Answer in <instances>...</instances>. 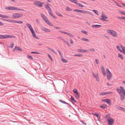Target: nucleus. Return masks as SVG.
Instances as JSON below:
<instances>
[{
    "label": "nucleus",
    "mask_w": 125,
    "mask_h": 125,
    "mask_svg": "<svg viewBox=\"0 0 125 125\" xmlns=\"http://www.w3.org/2000/svg\"><path fill=\"white\" fill-rule=\"evenodd\" d=\"M106 31L108 34L116 38L118 36L117 32L113 30L107 29L106 30Z\"/></svg>",
    "instance_id": "f257e3e1"
},
{
    "label": "nucleus",
    "mask_w": 125,
    "mask_h": 125,
    "mask_svg": "<svg viewBox=\"0 0 125 125\" xmlns=\"http://www.w3.org/2000/svg\"><path fill=\"white\" fill-rule=\"evenodd\" d=\"M5 8L6 10H9L22 11H24V10L23 9H21L15 7L10 6L9 7H6Z\"/></svg>",
    "instance_id": "f03ea898"
},
{
    "label": "nucleus",
    "mask_w": 125,
    "mask_h": 125,
    "mask_svg": "<svg viewBox=\"0 0 125 125\" xmlns=\"http://www.w3.org/2000/svg\"><path fill=\"white\" fill-rule=\"evenodd\" d=\"M12 17L13 18L16 19L22 17L23 15L22 14L18 13H13L12 14Z\"/></svg>",
    "instance_id": "7ed1b4c3"
},
{
    "label": "nucleus",
    "mask_w": 125,
    "mask_h": 125,
    "mask_svg": "<svg viewBox=\"0 0 125 125\" xmlns=\"http://www.w3.org/2000/svg\"><path fill=\"white\" fill-rule=\"evenodd\" d=\"M101 18L100 19L103 21H108V20H107L108 17L107 16L104 14L103 12H102V14L100 16Z\"/></svg>",
    "instance_id": "20e7f679"
},
{
    "label": "nucleus",
    "mask_w": 125,
    "mask_h": 125,
    "mask_svg": "<svg viewBox=\"0 0 125 125\" xmlns=\"http://www.w3.org/2000/svg\"><path fill=\"white\" fill-rule=\"evenodd\" d=\"M92 75L93 78H95L97 82L99 80V73L97 72H93Z\"/></svg>",
    "instance_id": "39448f33"
},
{
    "label": "nucleus",
    "mask_w": 125,
    "mask_h": 125,
    "mask_svg": "<svg viewBox=\"0 0 125 125\" xmlns=\"http://www.w3.org/2000/svg\"><path fill=\"white\" fill-rule=\"evenodd\" d=\"M15 38V37L14 36L10 35H0V39H4L9 38Z\"/></svg>",
    "instance_id": "423d86ee"
},
{
    "label": "nucleus",
    "mask_w": 125,
    "mask_h": 125,
    "mask_svg": "<svg viewBox=\"0 0 125 125\" xmlns=\"http://www.w3.org/2000/svg\"><path fill=\"white\" fill-rule=\"evenodd\" d=\"M120 89L117 88L116 89L118 93L119 90L120 91V93L122 94H123L124 95H125V90L124 88L122 86H121L120 87Z\"/></svg>",
    "instance_id": "0eeeda50"
},
{
    "label": "nucleus",
    "mask_w": 125,
    "mask_h": 125,
    "mask_svg": "<svg viewBox=\"0 0 125 125\" xmlns=\"http://www.w3.org/2000/svg\"><path fill=\"white\" fill-rule=\"evenodd\" d=\"M5 20L7 21L14 23H16L19 24H22L23 23L22 21H16L15 20Z\"/></svg>",
    "instance_id": "6e6552de"
},
{
    "label": "nucleus",
    "mask_w": 125,
    "mask_h": 125,
    "mask_svg": "<svg viewBox=\"0 0 125 125\" xmlns=\"http://www.w3.org/2000/svg\"><path fill=\"white\" fill-rule=\"evenodd\" d=\"M43 19L45 22L48 25L52 26H53V25L49 21L46 16L45 17L43 18Z\"/></svg>",
    "instance_id": "1a4fd4ad"
},
{
    "label": "nucleus",
    "mask_w": 125,
    "mask_h": 125,
    "mask_svg": "<svg viewBox=\"0 0 125 125\" xmlns=\"http://www.w3.org/2000/svg\"><path fill=\"white\" fill-rule=\"evenodd\" d=\"M106 72L107 74V78L108 80H109L111 77L112 74L108 68L106 69Z\"/></svg>",
    "instance_id": "9d476101"
},
{
    "label": "nucleus",
    "mask_w": 125,
    "mask_h": 125,
    "mask_svg": "<svg viewBox=\"0 0 125 125\" xmlns=\"http://www.w3.org/2000/svg\"><path fill=\"white\" fill-rule=\"evenodd\" d=\"M42 3L40 1H35L33 3L34 5L38 7H42Z\"/></svg>",
    "instance_id": "9b49d317"
},
{
    "label": "nucleus",
    "mask_w": 125,
    "mask_h": 125,
    "mask_svg": "<svg viewBox=\"0 0 125 125\" xmlns=\"http://www.w3.org/2000/svg\"><path fill=\"white\" fill-rule=\"evenodd\" d=\"M114 119L112 118H110L108 120V124L109 125H112L114 123Z\"/></svg>",
    "instance_id": "f8f14e48"
},
{
    "label": "nucleus",
    "mask_w": 125,
    "mask_h": 125,
    "mask_svg": "<svg viewBox=\"0 0 125 125\" xmlns=\"http://www.w3.org/2000/svg\"><path fill=\"white\" fill-rule=\"evenodd\" d=\"M41 29L42 31L46 32H49L51 31L50 29L43 27H42Z\"/></svg>",
    "instance_id": "ddd939ff"
},
{
    "label": "nucleus",
    "mask_w": 125,
    "mask_h": 125,
    "mask_svg": "<svg viewBox=\"0 0 125 125\" xmlns=\"http://www.w3.org/2000/svg\"><path fill=\"white\" fill-rule=\"evenodd\" d=\"M58 38L60 39L62 41H63L64 42V43L65 44H66L67 45H69V43L68 42L66 41L63 38L59 37H58Z\"/></svg>",
    "instance_id": "4468645a"
},
{
    "label": "nucleus",
    "mask_w": 125,
    "mask_h": 125,
    "mask_svg": "<svg viewBox=\"0 0 125 125\" xmlns=\"http://www.w3.org/2000/svg\"><path fill=\"white\" fill-rule=\"evenodd\" d=\"M31 32L32 34L33 37L34 38L37 39H39V37H38L36 34L34 30L32 31Z\"/></svg>",
    "instance_id": "2eb2a0df"
},
{
    "label": "nucleus",
    "mask_w": 125,
    "mask_h": 125,
    "mask_svg": "<svg viewBox=\"0 0 125 125\" xmlns=\"http://www.w3.org/2000/svg\"><path fill=\"white\" fill-rule=\"evenodd\" d=\"M101 71L103 73V74L104 75V76L106 75V73L104 70V68L103 66H101Z\"/></svg>",
    "instance_id": "dca6fc26"
},
{
    "label": "nucleus",
    "mask_w": 125,
    "mask_h": 125,
    "mask_svg": "<svg viewBox=\"0 0 125 125\" xmlns=\"http://www.w3.org/2000/svg\"><path fill=\"white\" fill-rule=\"evenodd\" d=\"M26 25L29 28L31 32L34 30L32 27L30 25V24L28 23L26 24Z\"/></svg>",
    "instance_id": "f3484780"
},
{
    "label": "nucleus",
    "mask_w": 125,
    "mask_h": 125,
    "mask_svg": "<svg viewBox=\"0 0 125 125\" xmlns=\"http://www.w3.org/2000/svg\"><path fill=\"white\" fill-rule=\"evenodd\" d=\"M112 93L111 92H101L99 93V94L100 95H104L107 94H112Z\"/></svg>",
    "instance_id": "a211bd4d"
},
{
    "label": "nucleus",
    "mask_w": 125,
    "mask_h": 125,
    "mask_svg": "<svg viewBox=\"0 0 125 125\" xmlns=\"http://www.w3.org/2000/svg\"><path fill=\"white\" fill-rule=\"evenodd\" d=\"M119 90L118 93L120 95V99L121 100H123L125 98V97H124V96H125V95H124L123 94H122L121 93H121L120 92V91Z\"/></svg>",
    "instance_id": "6ab92c4d"
},
{
    "label": "nucleus",
    "mask_w": 125,
    "mask_h": 125,
    "mask_svg": "<svg viewBox=\"0 0 125 125\" xmlns=\"http://www.w3.org/2000/svg\"><path fill=\"white\" fill-rule=\"evenodd\" d=\"M45 7L48 10V12L52 11V10L49 6L47 4V5H45Z\"/></svg>",
    "instance_id": "aec40b11"
},
{
    "label": "nucleus",
    "mask_w": 125,
    "mask_h": 125,
    "mask_svg": "<svg viewBox=\"0 0 125 125\" xmlns=\"http://www.w3.org/2000/svg\"><path fill=\"white\" fill-rule=\"evenodd\" d=\"M102 26L101 25H93L92 26V27L93 28H99Z\"/></svg>",
    "instance_id": "412c9836"
},
{
    "label": "nucleus",
    "mask_w": 125,
    "mask_h": 125,
    "mask_svg": "<svg viewBox=\"0 0 125 125\" xmlns=\"http://www.w3.org/2000/svg\"><path fill=\"white\" fill-rule=\"evenodd\" d=\"M49 14H50V15H51V16L53 18L55 19H57L56 17L54 15L53 13H52V11L49 12Z\"/></svg>",
    "instance_id": "4be33fe9"
},
{
    "label": "nucleus",
    "mask_w": 125,
    "mask_h": 125,
    "mask_svg": "<svg viewBox=\"0 0 125 125\" xmlns=\"http://www.w3.org/2000/svg\"><path fill=\"white\" fill-rule=\"evenodd\" d=\"M120 47L123 50L122 52L125 54V46L123 47L122 46H121Z\"/></svg>",
    "instance_id": "5701e85b"
},
{
    "label": "nucleus",
    "mask_w": 125,
    "mask_h": 125,
    "mask_svg": "<svg viewBox=\"0 0 125 125\" xmlns=\"http://www.w3.org/2000/svg\"><path fill=\"white\" fill-rule=\"evenodd\" d=\"M16 49H17L18 50L21 51H22V50L20 48V47H19V46L17 47H15L14 48V50H16Z\"/></svg>",
    "instance_id": "b1692460"
},
{
    "label": "nucleus",
    "mask_w": 125,
    "mask_h": 125,
    "mask_svg": "<svg viewBox=\"0 0 125 125\" xmlns=\"http://www.w3.org/2000/svg\"><path fill=\"white\" fill-rule=\"evenodd\" d=\"M81 40H82L83 41H85L86 42H89V39L84 38V37L82 38H81Z\"/></svg>",
    "instance_id": "393cba45"
},
{
    "label": "nucleus",
    "mask_w": 125,
    "mask_h": 125,
    "mask_svg": "<svg viewBox=\"0 0 125 125\" xmlns=\"http://www.w3.org/2000/svg\"><path fill=\"white\" fill-rule=\"evenodd\" d=\"M61 59L62 61L64 63H66L68 62V61L65 59L63 57L61 58Z\"/></svg>",
    "instance_id": "a878e982"
},
{
    "label": "nucleus",
    "mask_w": 125,
    "mask_h": 125,
    "mask_svg": "<svg viewBox=\"0 0 125 125\" xmlns=\"http://www.w3.org/2000/svg\"><path fill=\"white\" fill-rule=\"evenodd\" d=\"M75 96L76 98H78L80 96V94L78 92L75 93Z\"/></svg>",
    "instance_id": "bb28decb"
},
{
    "label": "nucleus",
    "mask_w": 125,
    "mask_h": 125,
    "mask_svg": "<svg viewBox=\"0 0 125 125\" xmlns=\"http://www.w3.org/2000/svg\"><path fill=\"white\" fill-rule=\"evenodd\" d=\"M82 13H87L91 15H92V14H91L90 12L89 11H86L84 10H83Z\"/></svg>",
    "instance_id": "cd10ccee"
},
{
    "label": "nucleus",
    "mask_w": 125,
    "mask_h": 125,
    "mask_svg": "<svg viewBox=\"0 0 125 125\" xmlns=\"http://www.w3.org/2000/svg\"><path fill=\"white\" fill-rule=\"evenodd\" d=\"M106 102H107L108 104L109 105H111V103L110 100L109 99H106Z\"/></svg>",
    "instance_id": "c85d7f7f"
},
{
    "label": "nucleus",
    "mask_w": 125,
    "mask_h": 125,
    "mask_svg": "<svg viewBox=\"0 0 125 125\" xmlns=\"http://www.w3.org/2000/svg\"><path fill=\"white\" fill-rule=\"evenodd\" d=\"M0 17L1 18H9L8 16L6 15H4L0 14Z\"/></svg>",
    "instance_id": "c756f323"
},
{
    "label": "nucleus",
    "mask_w": 125,
    "mask_h": 125,
    "mask_svg": "<svg viewBox=\"0 0 125 125\" xmlns=\"http://www.w3.org/2000/svg\"><path fill=\"white\" fill-rule=\"evenodd\" d=\"M118 57L122 60L123 59V58L122 55L120 53L118 54Z\"/></svg>",
    "instance_id": "7c9ffc66"
},
{
    "label": "nucleus",
    "mask_w": 125,
    "mask_h": 125,
    "mask_svg": "<svg viewBox=\"0 0 125 125\" xmlns=\"http://www.w3.org/2000/svg\"><path fill=\"white\" fill-rule=\"evenodd\" d=\"M65 10L66 11H71L72 10L69 7H67L66 9Z\"/></svg>",
    "instance_id": "2f4dec72"
},
{
    "label": "nucleus",
    "mask_w": 125,
    "mask_h": 125,
    "mask_svg": "<svg viewBox=\"0 0 125 125\" xmlns=\"http://www.w3.org/2000/svg\"><path fill=\"white\" fill-rule=\"evenodd\" d=\"M73 2L75 4H77L78 1L76 0H69Z\"/></svg>",
    "instance_id": "473e14b6"
},
{
    "label": "nucleus",
    "mask_w": 125,
    "mask_h": 125,
    "mask_svg": "<svg viewBox=\"0 0 125 125\" xmlns=\"http://www.w3.org/2000/svg\"><path fill=\"white\" fill-rule=\"evenodd\" d=\"M115 107L116 108L120 110H121V109H122V107L119 106V105H116L115 106Z\"/></svg>",
    "instance_id": "72a5a7b5"
},
{
    "label": "nucleus",
    "mask_w": 125,
    "mask_h": 125,
    "mask_svg": "<svg viewBox=\"0 0 125 125\" xmlns=\"http://www.w3.org/2000/svg\"><path fill=\"white\" fill-rule=\"evenodd\" d=\"M116 48L118 50L120 51V52H123V50H122L121 49H120V47H119V46H117V47H116Z\"/></svg>",
    "instance_id": "f704fd0d"
},
{
    "label": "nucleus",
    "mask_w": 125,
    "mask_h": 125,
    "mask_svg": "<svg viewBox=\"0 0 125 125\" xmlns=\"http://www.w3.org/2000/svg\"><path fill=\"white\" fill-rule=\"evenodd\" d=\"M107 105H102L100 106V107L102 108H106Z\"/></svg>",
    "instance_id": "c9c22d12"
},
{
    "label": "nucleus",
    "mask_w": 125,
    "mask_h": 125,
    "mask_svg": "<svg viewBox=\"0 0 125 125\" xmlns=\"http://www.w3.org/2000/svg\"><path fill=\"white\" fill-rule=\"evenodd\" d=\"M81 32L83 33L86 35H87L88 34V32L87 31L83 30V31H81Z\"/></svg>",
    "instance_id": "e433bc0d"
},
{
    "label": "nucleus",
    "mask_w": 125,
    "mask_h": 125,
    "mask_svg": "<svg viewBox=\"0 0 125 125\" xmlns=\"http://www.w3.org/2000/svg\"><path fill=\"white\" fill-rule=\"evenodd\" d=\"M93 11L94 12V13H95L96 14H97V15H98L99 14V12H98L97 11V10H93Z\"/></svg>",
    "instance_id": "4c0bfd02"
},
{
    "label": "nucleus",
    "mask_w": 125,
    "mask_h": 125,
    "mask_svg": "<svg viewBox=\"0 0 125 125\" xmlns=\"http://www.w3.org/2000/svg\"><path fill=\"white\" fill-rule=\"evenodd\" d=\"M71 101H73L74 102H76V101H75L74 98L73 97V96H71Z\"/></svg>",
    "instance_id": "58836bf2"
},
{
    "label": "nucleus",
    "mask_w": 125,
    "mask_h": 125,
    "mask_svg": "<svg viewBox=\"0 0 125 125\" xmlns=\"http://www.w3.org/2000/svg\"><path fill=\"white\" fill-rule=\"evenodd\" d=\"M67 35L68 36H70V37H73V35L71 33L67 32Z\"/></svg>",
    "instance_id": "ea45409f"
},
{
    "label": "nucleus",
    "mask_w": 125,
    "mask_h": 125,
    "mask_svg": "<svg viewBox=\"0 0 125 125\" xmlns=\"http://www.w3.org/2000/svg\"><path fill=\"white\" fill-rule=\"evenodd\" d=\"M27 58L29 59L33 60V57L32 56H30L28 55H27Z\"/></svg>",
    "instance_id": "a19ab883"
},
{
    "label": "nucleus",
    "mask_w": 125,
    "mask_h": 125,
    "mask_svg": "<svg viewBox=\"0 0 125 125\" xmlns=\"http://www.w3.org/2000/svg\"><path fill=\"white\" fill-rule=\"evenodd\" d=\"M74 56L80 57H82L83 55L81 54H75L74 55Z\"/></svg>",
    "instance_id": "79ce46f5"
},
{
    "label": "nucleus",
    "mask_w": 125,
    "mask_h": 125,
    "mask_svg": "<svg viewBox=\"0 0 125 125\" xmlns=\"http://www.w3.org/2000/svg\"><path fill=\"white\" fill-rule=\"evenodd\" d=\"M105 118H106L108 120L110 118H111L110 117V115H106L105 116Z\"/></svg>",
    "instance_id": "37998d69"
},
{
    "label": "nucleus",
    "mask_w": 125,
    "mask_h": 125,
    "mask_svg": "<svg viewBox=\"0 0 125 125\" xmlns=\"http://www.w3.org/2000/svg\"><path fill=\"white\" fill-rule=\"evenodd\" d=\"M77 4L80 7L83 8L84 7L80 3H77Z\"/></svg>",
    "instance_id": "c03bdc74"
},
{
    "label": "nucleus",
    "mask_w": 125,
    "mask_h": 125,
    "mask_svg": "<svg viewBox=\"0 0 125 125\" xmlns=\"http://www.w3.org/2000/svg\"><path fill=\"white\" fill-rule=\"evenodd\" d=\"M82 52L87 53L88 52V51L87 50H84L83 49H82Z\"/></svg>",
    "instance_id": "a18cd8bd"
},
{
    "label": "nucleus",
    "mask_w": 125,
    "mask_h": 125,
    "mask_svg": "<svg viewBox=\"0 0 125 125\" xmlns=\"http://www.w3.org/2000/svg\"><path fill=\"white\" fill-rule=\"evenodd\" d=\"M48 57L50 58V59L52 61H53V59H52V57L49 54H48Z\"/></svg>",
    "instance_id": "49530a36"
},
{
    "label": "nucleus",
    "mask_w": 125,
    "mask_h": 125,
    "mask_svg": "<svg viewBox=\"0 0 125 125\" xmlns=\"http://www.w3.org/2000/svg\"><path fill=\"white\" fill-rule=\"evenodd\" d=\"M95 62L97 64H98L99 63V60L97 59H96L95 60Z\"/></svg>",
    "instance_id": "de8ad7c7"
},
{
    "label": "nucleus",
    "mask_w": 125,
    "mask_h": 125,
    "mask_svg": "<svg viewBox=\"0 0 125 125\" xmlns=\"http://www.w3.org/2000/svg\"><path fill=\"white\" fill-rule=\"evenodd\" d=\"M60 32L62 33H63L66 34H67V32H66L64 31H60Z\"/></svg>",
    "instance_id": "09e8293b"
},
{
    "label": "nucleus",
    "mask_w": 125,
    "mask_h": 125,
    "mask_svg": "<svg viewBox=\"0 0 125 125\" xmlns=\"http://www.w3.org/2000/svg\"><path fill=\"white\" fill-rule=\"evenodd\" d=\"M31 53H35V54H41V53L40 52H32Z\"/></svg>",
    "instance_id": "8fccbe9b"
},
{
    "label": "nucleus",
    "mask_w": 125,
    "mask_h": 125,
    "mask_svg": "<svg viewBox=\"0 0 125 125\" xmlns=\"http://www.w3.org/2000/svg\"><path fill=\"white\" fill-rule=\"evenodd\" d=\"M73 92L75 93L78 92L77 90L76 89H75L73 90Z\"/></svg>",
    "instance_id": "3c124183"
},
{
    "label": "nucleus",
    "mask_w": 125,
    "mask_h": 125,
    "mask_svg": "<svg viewBox=\"0 0 125 125\" xmlns=\"http://www.w3.org/2000/svg\"><path fill=\"white\" fill-rule=\"evenodd\" d=\"M93 114L95 115L96 117H97L98 118V116L99 115V114L97 113H95L94 114Z\"/></svg>",
    "instance_id": "603ef678"
},
{
    "label": "nucleus",
    "mask_w": 125,
    "mask_h": 125,
    "mask_svg": "<svg viewBox=\"0 0 125 125\" xmlns=\"http://www.w3.org/2000/svg\"><path fill=\"white\" fill-rule=\"evenodd\" d=\"M89 50L91 52H94L95 51V49L94 48L89 49Z\"/></svg>",
    "instance_id": "864d4df0"
},
{
    "label": "nucleus",
    "mask_w": 125,
    "mask_h": 125,
    "mask_svg": "<svg viewBox=\"0 0 125 125\" xmlns=\"http://www.w3.org/2000/svg\"><path fill=\"white\" fill-rule=\"evenodd\" d=\"M11 45H10V46H9V47H10V48H12V47H13V46L14 45V44L13 43H11Z\"/></svg>",
    "instance_id": "5fc2aeb1"
},
{
    "label": "nucleus",
    "mask_w": 125,
    "mask_h": 125,
    "mask_svg": "<svg viewBox=\"0 0 125 125\" xmlns=\"http://www.w3.org/2000/svg\"><path fill=\"white\" fill-rule=\"evenodd\" d=\"M79 10L77 9H74L73 10V11H74L76 12H79Z\"/></svg>",
    "instance_id": "6e6d98bb"
},
{
    "label": "nucleus",
    "mask_w": 125,
    "mask_h": 125,
    "mask_svg": "<svg viewBox=\"0 0 125 125\" xmlns=\"http://www.w3.org/2000/svg\"><path fill=\"white\" fill-rule=\"evenodd\" d=\"M57 14L59 16L62 17V15H61L60 13H57Z\"/></svg>",
    "instance_id": "4d7b16f0"
},
{
    "label": "nucleus",
    "mask_w": 125,
    "mask_h": 125,
    "mask_svg": "<svg viewBox=\"0 0 125 125\" xmlns=\"http://www.w3.org/2000/svg\"><path fill=\"white\" fill-rule=\"evenodd\" d=\"M41 17L42 18H43L44 17H45L46 16L44 14H41Z\"/></svg>",
    "instance_id": "13d9d810"
},
{
    "label": "nucleus",
    "mask_w": 125,
    "mask_h": 125,
    "mask_svg": "<svg viewBox=\"0 0 125 125\" xmlns=\"http://www.w3.org/2000/svg\"><path fill=\"white\" fill-rule=\"evenodd\" d=\"M119 18L120 19H124L125 20V17H119Z\"/></svg>",
    "instance_id": "bf43d9fd"
},
{
    "label": "nucleus",
    "mask_w": 125,
    "mask_h": 125,
    "mask_svg": "<svg viewBox=\"0 0 125 125\" xmlns=\"http://www.w3.org/2000/svg\"><path fill=\"white\" fill-rule=\"evenodd\" d=\"M70 42L72 44L73 43V40L71 39H70Z\"/></svg>",
    "instance_id": "052dcab7"
},
{
    "label": "nucleus",
    "mask_w": 125,
    "mask_h": 125,
    "mask_svg": "<svg viewBox=\"0 0 125 125\" xmlns=\"http://www.w3.org/2000/svg\"><path fill=\"white\" fill-rule=\"evenodd\" d=\"M120 13L122 14H124L125 15V12L122 11H120Z\"/></svg>",
    "instance_id": "680f3d73"
},
{
    "label": "nucleus",
    "mask_w": 125,
    "mask_h": 125,
    "mask_svg": "<svg viewBox=\"0 0 125 125\" xmlns=\"http://www.w3.org/2000/svg\"><path fill=\"white\" fill-rule=\"evenodd\" d=\"M121 110L125 112V109L122 107V109Z\"/></svg>",
    "instance_id": "e2e57ef3"
},
{
    "label": "nucleus",
    "mask_w": 125,
    "mask_h": 125,
    "mask_svg": "<svg viewBox=\"0 0 125 125\" xmlns=\"http://www.w3.org/2000/svg\"><path fill=\"white\" fill-rule=\"evenodd\" d=\"M54 28L57 29H60V27H55Z\"/></svg>",
    "instance_id": "0e129e2a"
},
{
    "label": "nucleus",
    "mask_w": 125,
    "mask_h": 125,
    "mask_svg": "<svg viewBox=\"0 0 125 125\" xmlns=\"http://www.w3.org/2000/svg\"><path fill=\"white\" fill-rule=\"evenodd\" d=\"M106 99H105L103 100H102V101L103 102H106Z\"/></svg>",
    "instance_id": "69168bd1"
},
{
    "label": "nucleus",
    "mask_w": 125,
    "mask_h": 125,
    "mask_svg": "<svg viewBox=\"0 0 125 125\" xmlns=\"http://www.w3.org/2000/svg\"><path fill=\"white\" fill-rule=\"evenodd\" d=\"M36 21L39 24V20L38 19H36Z\"/></svg>",
    "instance_id": "338daca9"
},
{
    "label": "nucleus",
    "mask_w": 125,
    "mask_h": 125,
    "mask_svg": "<svg viewBox=\"0 0 125 125\" xmlns=\"http://www.w3.org/2000/svg\"><path fill=\"white\" fill-rule=\"evenodd\" d=\"M86 23L88 25H90V24L87 21L86 22Z\"/></svg>",
    "instance_id": "774afa93"
}]
</instances>
